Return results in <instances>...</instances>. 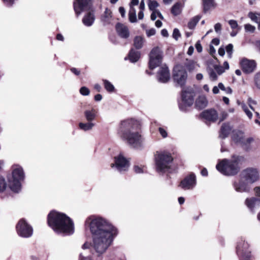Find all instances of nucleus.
<instances>
[{
	"instance_id": "1",
	"label": "nucleus",
	"mask_w": 260,
	"mask_h": 260,
	"mask_svg": "<svg viewBox=\"0 0 260 260\" xmlns=\"http://www.w3.org/2000/svg\"><path fill=\"white\" fill-rule=\"evenodd\" d=\"M92 235V247L98 255L104 253L112 244L118 234V230L106 219L90 216L85 222Z\"/></svg>"
},
{
	"instance_id": "2",
	"label": "nucleus",
	"mask_w": 260,
	"mask_h": 260,
	"mask_svg": "<svg viewBox=\"0 0 260 260\" xmlns=\"http://www.w3.org/2000/svg\"><path fill=\"white\" fill-rule=\"evenodd\" d=\"M140 129L141 124L139 121L126 119L121 121L118 134L131 147L139 148L142 147L144 141Z\"/></svg>"
},
{
	"instance_id": "3",
	"label": "nucleus",
	"mask_w": 260,
	"mask_h": 260,
	"mask_svg": "<svg viewBox=\"0 0 260 260\" xmlns=\"http://www.w3.org/2000/svg\"><path fill=\"white\" fill-rule=\"evenodd\" d=\"M49 226L57 234L70 235L74 233V224L71 218L65 214L55 211L48 215Z\"/></svg>"
},
{
	"instance_id": "4",
	"label": "nucleus",
	"mask_w": 260,
	"mask_h": 260,
	"mask_svg": "<svg viewBox=\"0 0 260 260\" xmlns=\"http://www.w3.org/2000/svg\"><path fill=\"white\" fill-rule=\"evenodd\" d=\"M173 158L171 154L166 151H156L155 154L156 170L158 173H165L171 168Z\"/></svg>"
},
{
	"instance_id": "5",
	"label": "nucleus",
	"mask_w": 260,
	"mask_h": 260,
	"mask_svg": "<svg viewBox=\"0 0 260 260\" xmlns=\"http://www.w3.org/2000/svg\"><path fill=\"white\" fill-rule=\"evenodd\" d=\"M216 168L222 174L227 176L235 175L239 170L238 162L235 159H223L218 162Z\"/></svg>"
},
{
	"instance_id": "6",
	"label": "nucleus",
	"mask_w": 260,
	"mask_h": 260,
	"mask_svg": "<svg viewBox=\"0 0 260 260\" xmlns=\"http://www.w3.org/2000/svg\"><path fill=\"white\" fill-rule=\"evenodd\" d=\"M24 173L22 168L19 165L13 166L12 177L9 181L11 189L18 192L21 189V182L24 179Z\"/></svg>"
},
{
	"instance_id": "7",
	"label": "nucleus",
	"mask_w": 260,
	"mask_h": 260,
	"mask_svg": "<svg viewBox=\"0 0 260 260\" xmlns=\"http://www.w3.org/2000/svg\"><path fill=\"white\" fill-rule=\"evenodd\" d=\"M248 243L241 239L237 243L236 252L240 260H250L251 257Z\"/></svg>"
},
{
	"instance_id": "8",
	"label": "nucleus",
	"mask_w": 260,
	"mask_h": 260,
	"mask_svg": "<svg viewBox=\"0 0 260 260\" xmlns=\"http://www.w3.org/2000/svg\"><path fill=\"white\" fill-rule=\"evenodd\" d=\"M163 52L158 47L153 48L149 54V67L153 70L158 67L162 62Z\"/></svg>"
},
{
	"instance_id": "9",
	"label": "nucleus",
	"mask_w": 260,
	"mask_h": 260,
	"mask_svg": "<svg viewBox=\"0 0 260 260\" xmlns=\"http://www.w3.org/2000/svg\"><path fill=\"white\" fill-rule=\"evenodd\" d=\"M194 95L192 89L187 88L183 90L182 92V101L179 103L180 109L185 111L187 107L191 106L193 103Z\"/></svg>"
},
{
	"instance_id": "10",
	"label": "nucleus",
	"mask_w": 260,
	"mask_h": 260,
	"mask_svg": "<svg viewBox=\"0 0 260 260\" xmlns=\"http://www.w3.org/2000/svg\"><path fill=\"white\" fill-rule=\"evenodd\" d=\"M16 231L19 236L23 238H29L33 234L32 226L25 220L21 219L16 226Z\"/></svg>"
},
{
	"instance_id": "11",
	"label": "nucleus",
	"mask_w": 260,
	"mask_h": 260,
	"mask_svg": "<svg viewBox=\"0 0 260 260\" xmlns=\"http://www.w3.org/2000/svg\"><path fill=\"white\" fill-rule=\"evenodd\" d=\"M240 177L249 183H253L258 180L259 174L258 170L254 168H248L243 170Z\"/></svg>"
},
{
	"instance_id": "12",
	"label": "nucleus",
	"mask_w": 260,
	"mask_h": 260,
	"mask_svg": "<svg viewBox=\"0 0 260 260\" xmlns=\"http://www.w3.org/2000/svg\"><path fill=\"white\" fill-rule=\"evenodd\" d=\"M187 77V72L183 67L177 65L174 67L173 70V79L177 85L181 87L184 85Z\"/></svg>"
},
{
	"instance_id": "13",
	"label": "nucleus",
	"mask_w": 260,
	"mask_h": 260,
	"mask_svg": "<svg viewBox=\"0 0 260 260\" xmlns=\"http://www.w3.org/2000/svg\"><path fill=\"white\" fill-rule=\"evenodd\" d=\"M112 168H115L116 170L120 173H123L127 171L129 167V161L122 154H119L114 158V163L111 164Z\"/></svg>"
},
{
	"instance_id": "14",
	"label": "nucleus",
	"mask_w": 260,
	"mask_h": 260,
	"mask_svg": "<svg viewBox=\"0 0 260 260\" xmlns=\"http://www.w3.org/2000/svg\"><path fill=\"white\" fill-rule=\"evenodd\" d=\"M196 184V175L193 173H190L181 181L180 186L184 190H191L195 187Z\"/></svg>"
},
{
	"instance_id": "15",
	"label": "nucleus",
	"mask_w": 260,
	"mask_h": 260,
	"mask_svg": "<svg viewBox=\"0 0 260 260\" xmlns=\"http://www.w3.org/2000/svg\"><path fill=\"white\" fill-rule=\"evenodd\" d=\"M91 0H75L74 2V10L77 15L83 11L88 10Z\"/></svg>"
},
{
	"instance_id": "16",
	"label": "nucleus",
	"mask_w": 260,
	"mask_h": 260,
	"mask_svg": "<svg viewBox=\"0 0 260 260\" xmlns=\"http://www.w3.org/2000/svg\"><path fill=\"white\" fill-rule=\"evenodd\" d=\"M240 66L242 71L244 73L249 74L255 70L256 68V63L253 60L243 58L240 61Z\"/></svg>"
},
{
	"instance_id": "17",
	"label": "nucleus",
	"mask_w": 260,
	"mask_h": 260,
	"mask_svg": "<svg viewBox=\"0 0 260 260\" xmlns=\"http://www.w3.org/2000/svg\"><path fill=\"white\" fill-rule=\"evenodd\" d=\"M157 78L159 82L166 83L170 78L169 69L166 66H162L159 70L157 74Z\"/></svg>"
},
{
	"instance_id": "18",
	"label": "nucleus",
	"mask_w": 260,
	"mask_h": 260,
	"mask_svg": "<svg viewBox=\"0 0 260 260\" xmlns=\"http://www.w3.org/2000/svg\"><path fill=\"white\" fill-rule=\"evenodd\" d=\"M239 180L235 181L234 183V186L235 189L240 192H248L250 190V187L248 185V183L240 177Z\"/></svg>"
},
{
	"instance_id": "19",
	"label": "nucleus",
	"mask_w": 260,
	"mask_h": 260,
	"mask_svg": "<svg viewBox=\"0 0 260 260\" xmlns=\"http://www.w3.org/2000/svg\"><path fill=\"white\" fill-rule=\"evenodd\" d=\"M201 116L206 120L214 122L218 118L217 112L214 109H209L204 111L201 114Z\"/></svg>"
},
{
	"instance_id": "20",
	"label": "nucleus",
	"mask_w": 260,
	"mask_h": 260,
	"mask_svg": "<svg viewBox=\"0 0 260 260\" xmlns=\"http://www.w3.org/2000/svg\"><path fill=\"white\" fill-rule=\"evenodd\" d=\"M116 31L119 35L122 38H127L129 37V31L127 26L121 23H118L116 25Z\"/></svg>"
},
{
	"instance_id": "21",
	"label": "nucleus",
	"mask_w": 260,
	"mask_h": 260,
	"mask_svg": "<svg viewBox=\"0 0 260 260\" xmlns=\"http://www.w3.org/2000/svg\"><path fill=\"white\" fill-rule=\"evenodd\" d=\"M85 118L87 121L93 122L98 115V110L94 108L86 110L84 112Z\"/></svg>"
},
{
	"instance_id": "22",
	"label": "nucleus",
	"mask_w": 260,
	"mask_h": 260,
	"mask_svg": "<svg viewBox=\"0 0 260 260\" xmlns=\"http://www.w3.org/2000/svg\"><path fill=\"white\" fill-rule=\"evenodd\" d=\"M232 131V127L229 123H224L222 124L220 132L219 137L221 139L226 138Z\"/></svg>"
},
{
	"instance_id": "23",
	"label": "nucleus",
	"mask_w": 260,
	"mask_h": 260,
	"mask_svg": "<svg viewBox=\"0 0 260 260\" xmlns=\"http://www.w3.org/2000/svg\"><path fill=\"white\" fill-rule=\"evenodd\" d=\"M260 204V199L256 198L247 199L245 200V204L247 207L251 211Z\"/></svg>"
},
{
	"instance_id": "24",
	"label": "nucleus",
	"mask_w": 260,
	"mask_h": 260,
	"mask_svg": "<svg viewBox=\"0 0 260 260\" xmlns=\"http://www.w3.org/2000/svg\"><path fill=\"white\" fill-rule=\"evenodd\" d=\"M94 19L93 13L89 12L84 16L82 22L85 26H90L93 24Z\"/></svg>"
},
{
	"instance_id": "25",
	"label": "nucleus",
	"mask_w": 260,
	"mask_h": 260,
	"mask_svg": "<svg viewBox=\"0 0 260 260\" xmlns=\"http://www.w3.org/2000/svg\"><path fill=\"white\" fill-rule=\"evenodd\" d=\"M208 104V101L205 96H200L196 101V106L197 108L202 109L205 108Z\"/></svg>"
},
{
	"instance_id": "26",
	"label": "nucleus",
	"mask_w": 260,
	"mask_h": 260,
	"mask_svg": "<svg viewBox=\"0 0 260 260\" xmlns=\"http://www.w3.org/2000/svg\"><path fill=\"white\" fill-rule=\"evenodd\" d=\"M244 137V133L241 131H234L232 136V139L236 143L240 144Z\"/></svg>"
},
{
	"instance_id": "27",
	"label": "nucleus",
	"mask_w": 260,
	"mask_h": 260,
	"mask_svg": "<svg viewBox=\"0 0 260 260\" xmlns=\"http://www.w3.org/2000/svg\"><path fill=\"white\" fill-rule=\"evenodd\" d=\"M140 57V52L132 49L128 54V58L132 62H137Z\"/></svg>"
},
{
	"instance_id": "28",
	"label": "nucleus",
	"mask_w": 260,
	"mask_h": 260,
	"mask_svg": "<svg viewBox=\"0 0 260 260\" xmlns=\"http://www.w3.org/2000/svg\"><path fill=\"white\" fill-rule=\"evenodd\" d=\"M95 125V123L90 121H87L86 123L80 122L79 123V128L84 131L91 130Z\"/></svg>"
},
{
	"instance_id": "29",
	"label": "nucleus",
	"mask_w": 260,
	"mask_h": 260,
	"mask_svg": "<svg viewBox=\"0 0 260 260\" xmlns=\"http://www.w3.org/2000/svg\"><path fill=\"white\" fill-rule=\"evenodd\" d=\"M254 139L252 137L243 138V139L240 143L244 149L248 150L250 148V145L253 142Z\"/></svg>"
},
{
	"instance_id": "30",
	"label": "nucleus",
	"mask_w": 260,
	"mask_h": 260,
	"mask_svg": "<svg viewBox=\"0 0 260 260\" xmlns=\"http://www.w3.org/2000/svg\"><path fill=\"white\" fill-rule=\"evenodd\" d=\"M238 104L241 106L243 111L248 117L249 119H251L253 116L252 112L251 110L249 109L248 106L244 102H238Z\"/></svg>"
},
{
	"instance_id": "31",
	"label": "nucleus",
	"mask_w": 260,
	"mask_h": 260,
	"mask_svg": "<svg viewBox=\"0 0 260 260\" xmlns=\"http://www.w3.org/2000/svg\"><path fill=\"white\" fill-rule=\"evenodd\" d=\"M144 44V40L140 36L136 37L134 40V45L138 49L141 48Z\"/></svg>"
},
{
	"instance_id": "32",
	"label": "nucleus",
	"mask_w": 260,
	"mask_h": 260,
	"mask_svg": "<svg viewBox=\"0 0 260 260\" xmlns=\"http://www.w3.org/2000/svg\"><path fill=\"white\" fill-rule=\"evenodd\" d=\"M182 6L180 3H176L172 8L171 12L175 16L180 14L181 12Z\"/></svg>"
},
{
	"instance_id": "33",
	"label": "nucleus",
	"mask_w": 260,
	"mask_h": 260,
	"mask_svg": "<svg viewBox=\"0 0 260 260\" xmlns=\"http://www.w3.org/2000/svg\"><path fill=\"white\" fill-rule=\"evenodd\" d=\"M200 19V17L198 16L193 17L192 19L190 20V21L188 23V27L190 29H194L197 24L199 21Z\"/></svg>"
},
{
	"instance_id": "34",
	"label": "nucleus",
	"mask_w": 260,
	"mask_h": 260,
	"mask_svg": "<svg viewBox=\"0 0 260 260\" xmlns=\"http://www.w3.org/2000/svg\"><path fill=\"white\" fill-rule=\"evenodd\" d=\"M202 1L204 9L206 11L215 7V4L213 0H202Z\"/></svg>"
},
{
	"instance_id": "35",
	"label": "nucleus",
	"mask_w": 260,
	"mask_h": 260,
	"mask_svg": "<svg viewBox=\"0 0 260 260\" xmlns=\"http://www.w3.org/2000/svg\"><path fill=\"white\" fill-rule=\"evenodd\" d=\"M104 85L105 89L110 92H113L115 90L113 85L108 80H103Z\"/></svg>"
},
{
	"instance_id": "36",
	"label": "nucleus",
	"mask_w": 260,
	"mask_h": 260,
	"mask_svg": "<svg viewBox=\"0 0 260 260\" xmlns=\"http://www.w3.org/2000/svg\"><path fill=\"white\" fill-rule=\"evenodd\" d=\"M207 72L209 76L210 79L211 81H214L217 79V75L216 74V72L214 70V69L209 68L207 69Z\"/></svg>"
},
{
	"instance_id": "37",
	"label": "nucleus",
	"mask_w": 260,
	"mask_h": 260,
	"mask_svg": "<svg viewBox=\"0 0 260 260\" xmlns=\"http://www.w3.org/2000/svg\"><path fill=\"white\" fill-rule=\"evenodd\" d=\"M112 17V12L108 8L105 9L104 14L103 16V20L105 22H109Z\"/></svg>"
},
{
	"instance_id": "38",
	"label": "nucleus",
	"mask_w": 260,
	"mask_h": 260,
	"mask_svg": "<svg viewBox=\"0 0 260 260\" xmlns=\"http://www.w3.org/2000/svg\"><path fill=\"white\" fill-rule=\"evenodd\" d=\"M248 16L252 21L255 23H257L260 20V13H255L250 12L248 13Z\"/></svg>"
},
{
	"instance_id": "39",
	"label": "nucleus",
	"mask_w": 260,
	"mask_h": 260,
	"mask_svg": "<svg viewBox=\"0 0 260 260\" xmlns=\"http://www.w3.org/2000/svg\"><path fill=\"white\" fill-rule=\"evenodd\" d=\"M148 6L150 11H158L156 8L159 6V4L156 1L148 0Z\"/></svg>"
},
{
	"instance_id": "40",
	"label": "nucleus",
	"mask_w": 260,
	"mask_h": 260,
	"mask_svg": "<svg viewBox=\"0 0 260 260\" xmlns=\"http://www.w3.org/2000/svg\"><path fill=\"white\" fill-rule=\"evenodd\" d=\"M254 84L256 88L260 90V71L254 76Z\"/></svg>"
},
{
	"instance_id": "41",
	"label": "nucleus",
	"mask_w": 260,
	"mask_h": 260,
	"mask_svg": "<svg viewBox=\"0 0 260 260\" xmlns=\"http://www.w3.org/2000/svg\"><path fill=\"white\" fill-rule=\"evenodd\" d=\"M198 65L193 61H189L186 64V68L189 71L196 70Z\"/></svg>"
},
{
	"instance_id": "42",
	"label": "nucleus",
	"mask_w": 260,
	"mask_h": 260,
	"mask_svg": "<svg viewBox=\"0 0 260 260\" xmlns=\"http://www.w3.org/2000/svg\"><path fill=\"white\" fill-rule=\"evenodd\" d=\"M228 23L233 30L240 29L237 21L235 20H230L228 21Z\"/></svg>"
},
{
	"instance_id": "43",
	"label": "nucleus",
	"mask_w": 260,
	"mask_h": 260,
	"mask_svg": "<svg viewBox=\"0 0 260 260\" xmlns=\"http://www.w3.org/2000/svg\"><path fill=\"white\" fill-rule=\"evenodd\" d=\"M244 28L246 32L253 33L255 30V27L250 24H246L244 25Z\"/></svg>"
},
{
	"instance_id": "44",
	"label": "nucleus",
	"mask_w": 260,
	"mask_h": 260,
	"mask_svg": "<svg viewBox=\"0 0 260 260\" xmlns=\"http://www.w3.org/2000/svg\"><path fill=\"white\" fill-rule=\"evenodd\" d=\"M225 50L229 57L231 58L233 50V45L232 44H228L225 47Z\"/></svg>"
},
{
	"instance_id": "45",
	"label": "nucleus",
	"mask_w": 260,
	"mask_h": 260,
	"mask_svg": "<svg viewBox=\"0 0 260 260\" xmlns=\"http://www.w3.org/2000/svg\"><path fill=\"white\" fill-rule=\"evenodd\" d=\"M214 70L216 72L218 75H220L225 71V70L222 67L218 65L214 66Z\"/></svg>"
},
{
	"instance_id": "46",
	"label": "nucleus",
	"mask_w": 260,
	"mask_h": 260,
	"mask_svg": "<svg viewBox=\"0 0 260 260\" xmlns=\"http://www.w3.org/2000/svg\"><path fill=\"white\" fill-rule=\"evenodd\" d=\"M80 93L83 95H88L90 93V90L87 87L83 86L80 88Z\"/></svg>"
},
{
	"instance_id": "47",
	"label": "nucleus",
	"mask_w": 260,
	"mask_h": 260,
	"mask_svg": "<svg viewBox=\"0 0 260 260\" xmlns=\"http://www.w3.org/2000/svg\"><path fill=\"white\" fill-rule=\"evenodd\" d=\"M6 187V183L3 177H0V192L3 191Z\"/></svg>"
},
{
	"instance_id": "48",
	"label": "nucleus",
	"mask_w": 260,
	"mask_h": 260,
	"mask_svg": "<svg viewBox=\"0 0 260 260\" xmlns=\"http://www.w3.org/2000/svg\"><path fill=\"white\" fill-rule=\"evenodd\" d=\"M134 171L138 174L142 173L144 172V167L135 165L134 167Z\"/></svg>"
},
{
	"instance_id": "49",
	"label": "nucleus",
	"mask_w": 260,
	"mask_h": 260,
	"mask_svg": "<svg viewBox=\"0 0 260 260\" xmlns=\"http://www.w3.org/2000/svg\"><path fill=\"white\" fill-rule=\"evenodd\" d=\"M128 19L132 23L136 22L137 21L136 14L128 13Z\"/></svg>"
},
{
	"instance_id": "50",
	"label": "nucleus",
	"mask_w": 260,
	"mask_h": 260,
	"mask_svg": "<svg viewBox=\"0 0 260 260\" xmlns=\"http://www.w3.org/2000/svg\"><path fill=\"white\" fill-rule=\"evenodd\" d=\"M158 131L162 138H165L168 136V133L166 130L163 127H159L158 128Z\"/></svg>"
},
{
	"instance_id": "51",
	"label": "nucleus",
	"mask_w": 260,
	"mask_h": 260,
	"mask_svg": "<svg viewBox=\"0 0 260 260\" xmlns=\"http://www.w3.org/2000/svg\"><path fill=\"white\" fill-rule=\"evenodd\" d=\"M180 37V33L179 30L177 28H175L173 30V37L176 40H177L178 38Z\"/></svg>"
},
{
	"instance_id": "52",
	"label": "nucleus",
	"mask_w": 260,
	"mask_h": 260,
	"mask_svg": "<svg viewBox=\"0 0 260 260\" xmlns=\"http://www.w3.org/2000/svg\"><path fill=\"white\" fill-rule=\"evenodd\" d=\"M146 34L148 37H151L155 34V29L154 28H151L146 30Z\"/></svg>"
},
{
	"instance_id": "53",
	"label": "nucleus",
	"mask_w": 260,
	"mask_h": 260,
	"mask_svg": "<svg viewBox=\"0 0 260 260\" xmlns=\"http://www.w3.org/2000/svg\"><path fill=\"white\" fill-rule=\"evenodd\" d=\"M79 260H92V258L89 256H84L83 253L80 254Z\"/></svg>"
},
{
	"instance_id": "54",
	"label": "nucleus",
	"mask_w": 260,
	"mask_h": 260,
	"mask_svg": "<svg viewBox=\"0 0 260 260\" xmlns=\"http://www.w3.org/2000/svg\"><path fill=\"white\" fill-rule=\"evenodd\" d=\"M221 24L219 23H217L214 25V29L216 32H218L221 30Z\"/></svg>"
},
{
	"instance_id": "55",
	"label": "nucleus",
	"mask_w": 260,
	"mask_h": 260,
	"mask_svg": "<svg viewBox=\"0 0 260 260\" xmlns=\"http://www.w3.org/2000/svg\"><path fill=\"white\" fill-rule=\"evenodd\" d=\"M228 114L226 112L223 111L221 113V115L219 117L220 121H222L224 120L227 117Z\"/></svg>"
},
{
	"instance_id": "56",
	"label": "nucleus",
	"mask_w": 260,
	"mask_h": 260,
	"mask_svg": "<svg viewBox=\"0 0 260 260\" xmlns=\"http://www.w3.org/2000/svg\"><path fill=\"white\" fill-rule=\"evenodd\" d=\"M196 48L199 52H201L202 51V47L199 41L197 42L196 44Z\"/></svg>"
},
{
	"instance_id": "57",
	"label": "nucleus",
	"mask_w": 260,
	"mask_h": 260,
	"mask_svg": "<svg viewBox=\"0 0 260 260\" xmlns=\"http://www.w3.org/2000/svg\"><path fill=\"white\" fill-rule=\"evenodd\" d=\"M131 2L129 4V6H131L133 7H135L136 6H138L139 4V0H131Z\"/></svg>"
},
{
	"instance_id": "58",
	"label": "nucleus",
	"mask_w": 260,
	"mask_h": 260,
	"mask_svg": "<svg viewBox=\"0 0 260 260\" xmlns=\"http://www.w3.org/2000/svg\"><path fill=\"white\" fill-rule=\"evenodd\" d=\"M119 12L121 14L122 17H124L125 15V11L123 7H120L119 8Z\"/></svg>"
},
{
	"instance_id": "59",
	"label": "nucleus",
	"mask_w": 260,
	"mask_h": 260,
	"mask_svg": "<svg viewBox=\"0 0 260 260\" xmlns=\"http://www.w3.org/2000/svg\"><path fill=\"white\" fill-rule=\"evenodd\" d=\"M152 13L151 15V19L152 20H155L157 16V11H152Z\"/></svg>"
},
{
	"instance_id": "60",
	"label": "nucleus",
	"mask_w": 260,
	"mask_h": 260,
	"mask_svg": "<svg viewBox=\"0 0 260 260\" xmlns=\"http://www.w3.org/2000/svg\"><path fill=\"white\" fill-rule=\"evenodd\" d=\"M15 0H3L5 4L8 6H11Z\"/></svg>"
},
{
	"instance_id": "61",
	"label": "nucleus",
	"mask_w": 260,
	"mask_h": 260,
	"mask_svg": "<svg viewBox=\"0 0 260 260\" xmlns=\"http://www.w3.org/2000/svg\"><path fill=\"white\" fill-rule=\"evenodd\" d=\"M71 72L75 74L76 75H79L80 73V71L76 68H72L71 69Z\"/></svg>"
},
{
	"instance_id": "62",
	"label": "nucleus",
	"mask_w": 260,
	"mask_h": 260,
	"mask_svg": "<svg viewBox=\"0 0 260 260\" xmlns=\"http://www.w3.org/2000/svg\"><path fill=\"white\" fill-rule=\"evenodd\" d=\"M254 190L255 193V194L257 196L260 197V186L255 187L254 188Z\"/></svg>"
},
{
	"instance_id": "63",
	"label": "nucleus",
	"mask_w": 260,
	"mask_h": 260,
	"mask_svg": "<svg viewBox=\"0 0 260 260\" xmlns=\"http://www.w3.org/2000/svg\"><path fill=\"white\" fill-rule=\"evenodd\" d=\"M145 8V2L143 1H141L140 6H139V9H140V11H144Z\"/></svg>"
},
{
	"instance_id": "64",
	"label": "nucleus",
	"mask_w": 260,
	"mask_h": 260,
	"mask_svg": "<svg viewBox=\"0 0 260 260\" xmlns=\"http://www.w3.org/2000/svg\"><path fill=\"white\" fill-rule=\"evenodd\" d=\"M218 54L220 56H223L225 54V49L223 48H220L218 50Z\"/></svg>"
}]
</instances>
